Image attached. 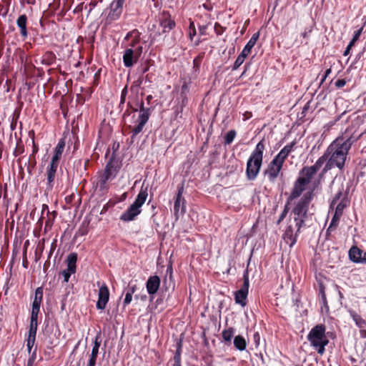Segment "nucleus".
I'll return each mask as SVG.
<instances>
[{"mask_svg":"<svg viewBox=\"0 0 366 366\" xmlns=\"http://www.w3.org/2000/svg\"><path fill=\"white\" fill-rule=\"evenodd\" d=\"M357 139V138H354L352 136L347 137V135L335 139L329 145L324 154L320 157L323 158V164L326 162L321 175H324L335 167L342 170L345 167L348 152Z\"/></svg>","mask_w":366,"mask_h":366,"instance_id":"f257e3e1","label":"nucleus"},{"mask_svg":"<svg viewBox=\"0 0 366 366\" xmlns=\"http://www.w3.org/2000/svg\"><path fill=\"white\" fill-rule=\"evenodd\" d=\"M314 197L313 190L307 191L295 204L291 211L290 215L293 219L294 223H297L298 227H304L305 222L307 218L309 206Z\"/></svg>","mask_w":366,"mask_h":366,"instance_id":"f03ea898","label":"nucleus"},{"mask_svg":"<svg viewBox=\"0 0 366 366\" xmlns=\"http://www.w3.org/2000/svg\"><path fill=\"white\" fill-rule=\"evenodd\" d=\"M264 149L263 141H260L251 153L246 168V175L249 180H254L257 178L262 164Z\"/></svg>","mask_w":366,"mask_h":366,"instance_id":"7ed1b4c3","label":"nucleus"},{"mask_svg":"<svg viewBox=\"0 0 366 366\" xmlns=\"http://www.w3.org/2000/svg\"><path fill=\"white\" fill-rule=\"evenodd\" d=\"M147 197L148 186L145 187L143 184L134 202L121 214L120 220L126 222L134 220L142 212V207L146 202Z\"/></svg>","mask_w":366,"mask_h":366,"instance_id":"20e7f679","label":"nucleus"},{"mask_svg":"<svg viewBox=\"0 0 366 366\" xmlns=\"http://www.w3.org/2000/svg\"><path fill=\"white\" fill-rule=\"evenodd\" d=\"M307 340L310 345L317 350V353L322 355L325 352V346L329 343V340L325 335V326L319 324L311 329L307 335Z\"/></svg>","mask_w":366,"mask_h":366,"instance_id":"39448f33","label":"nucleus"},{"mask_svg":"<svg viewBox=\"0 0 366 366\" xmlns=\"http://www.w3.org/2000/svg\"><path fill=\"white\" fill-rule=\"evenodd\" d=\"M127 105L134 112H137L138 110L139 111V114L137 119V124L132 129L131 132V139L132 142H133L135 137L142 132L143 128L144 127L145 124H147L149 119V117L152 112V107H145L144 102L142 100L140 102L137 103V107H139V109L137 107H133L131 105L130 102H128Z\"/></svg>","mask_w":366,"mask_h":366,"instance_id":"423d86ee","label":"nucleus"},{"mask_svg":"<svg viewBox=\"0 0 366 366\" xmlns=\"http://www.w3.org/2000/svg\"><path fill=\"white\" fill-rule=\"evenodd\" d=\"M323 158H318L313 165L303 167L300 171L297 178L306 184H310L313 177L323 165Z\"/></svg>","mask_w":366,"mask_h":366,"instance_id":"0eeeda50","label":"nucleus"},{"mask_svg":"<svg viewBox=\"0 0 366 366\" xmlns=\"http://www.w3.org/2000/svg\"><path fill=\"white\" fill-rule=\"evenodd\" d=\"M249 287V279L248 270L243 273V284L239 290L234 292L235 303L244 307L247 305V298Z\"/></svg>","mask_w":366,"mask_h":366,"instance_id":"6e6552de","label":"nucleus"},{"mask_svg":"<svg viewBox=\"0 0 366 366\" xmlns=\"http://www.w3.org/2000/svg\"><path fill=\"white\" fill-rule=\"evenodd\" d=\"M125 0H114L109 5V13L106 17V24H111L118 20L123 11Z\"/></svg>","mask_w":366,"mask_h":366,"instance_id":"1a4fd4ad","label":"nucleus"},{"mask_svg":"<svg viewBox=\"0 0 366 366\" xmlns=\"http://www.w3.org/2000/svg\"><path fill=\"white\" fill-rule=\"evenodd\" d=\"M142 54V49L139 47L136 49L126 48L122 56L124 66L127 68L132 67L139 61Z\"/></svg>","mask_w":366,"mask_h":366,"instance_id":"9d476101","label":"nucleus"},{"mask_svg":"<svg viewBox=\"0 0 366 366\" xmlns=\"http://www.w3.org/2000/svg\"><path fill=\"white\" fill-rule=\"evenodd\" d=\"M301 228L297 226V223H295V224H289L287 226L282 238L290 247H293L296 244Z\"/></svg>","mask_w":366,"mask_h":366,"instance_id":"9b49d317","label":"nucleus"},{"mask_svg":"<svg viewBox=\"0 0 366 366\" xmlns=\"http://www.w3.org/2000/svg\"><path fill=\"white\" fill-rule=\"evenodd\" d=\"M283 164L273 159L264 171V176H267L270 182H274L278 177Z\"/></svg>","mask_w":366,"mask_h":366,"instance_id":"f8f14e48","label":"nucleus"},{"mask_svg":"<svg viewBox=\"0 0 366 366\" xmlns=\"http://www.w3.org/2000/svg\"><path fill=\"white\" fill-rule=\"evenodd\" d=\"M76 261H77L76 253L72 252L68 255V257L66 258L67 269H64L61 272V274L64 277V282H68L71 275L76 272Z\"/></svg>","mask_w":366,"mask_h":366,"instance_id":"ddd939ff","label":"nucleus"},{"mask_svg":"<svg viewBox=\"0 0 366 366\" xmlns=\"http://www.w3.org/2000/svg\"><path fill=\"white\" fill-rule=\"evenodd\" d=\"M121 166V162L112 155L107 163L104 172L114 179L120 170Z\"/></svg>","mask_w":366,"mask_h":366,"instance_id":"4468645a","label":"nucleus"},{"mask_svg":"<svg viewBox=\"0 0 366 366\" xmlns=\"http://www.w3.org/2000/svg\"><path fill=\"white\" fill-rule=\"evenodd\" d=\"M129 40L131 41L127 44V48L136 49L139 47L142 49V52L143 51V46L140 44V34L137 29L128 32L124 38L123 43Z\"/></svg>","mask_w":366,"mask_h":366,"instance_id":"2eb2a0df","label":"nucleus"},{"mask_svg":"<svg viewBox=\"0 0 366 366\" xmlns=\"http://www.w3.org/2000/svg\"><path fill=\"white\" fill-rule=\"evenodd\" d=\"M59 164L51 162L46 172L47 189L51 190L54 187V180Z\"/></svg>","mask_w":366,"mask_h":366,"instance_id":"dca6fc26","label":"nucleus"},{"mask_svg":"<svg viewBox=\"0 0 366 366\" xmlns=\"http://www.w3.org/2000/svg\"><path fill=\"white\" fill-rule=\"evenodd\" d=\"M109 299V291L107 286L104 284L99 287L98 301L97 302V308L98 310H104Z\"/></svg>","mask_w":366,"mask_h":366,"instance_id":"f3484780","label":"nucleus"},{"mask_svg":"<svg viewBox=\"0 0 366 366\" xmlns=\"http://www.w3.org/2000/svg\"><path fill=\"white\" fill-rule=\"evenodd\" d=\"M160 283L161 280L159 276H150L146 282V288L148 294L149 295H155L160 287Z\"/></svg>","mask_w":366,"mask_h":366,"instance_id":"a211bd4d","label":"nucleus"},{"mask_svg":"<svg viewBox=\"0 0 366 366\" xmlns=\"http://www.w3.org/2000/svg\"><path fill=\"white\" fill-rule=\"evenodd\" d=\"M296 144L295 141L290 142V144L285 145L280 152L274 157L275 160L284 164L285 159L288 157L290 154L294 151V147Z\"/></svg>","mask_w":366,"mask_h":366,"instance_id":"6ab92c4d","label":"nucleus"},{"mask_svg":"<svg viewBox=\"0 0 366 366\" xmlns=\"http://www.w3.org/2000/svg\"><path fill=\"white\" fill-rule=\"evenodd\" d=\"M307 185V184L302 182L297 178L294 183V186L290 193L289 199L292 200L300 197L302 193L305 190Z\"/></svg>","mask_w":366,"mask_h":366,"instance_id":"aec40b11","label":"nucleus"},{"mask_svg":"<svg viewBox=\"0 0 366 366\" xmlns=\"http://www.w3.org/2000/svg\"><path fill=\"white\" fill-rule=\"evenodd\" d=\"M16 25L19 29L22 39L26 40L28 38L27 16L26 14H21L18 17Z\"/></svg>","mask_w":366,"mask_h":366,"instance_id":"412c9836","label":"nucleus"},{"mask_svg":"<svg viewBox=\"0 0 366 366\" xmlns=\"http://www.w3.org/2000/svg\"><path fill=\"white\" fill-rule=\"evenodd\" d=\"M114 179L110 177L106 172H103L99 175L98 181L97 182V188L101 192H104L108 189V182Z\"/></svg>","mask_w":366,"mask_h":366,"instance_id":"4be33fe9","label":"nucleus"},{"mask_svg":"<svg viewBox=\"0 0 366 366\" xmlns=\"http://www.w3.org/2000/svg\"><path fill=\"white\" fill-rule=\"evenodd\" d=\"M44 290L41 287H37L35 290V295L32 302V311H40V307L43 300Z\"/></svg>","mask_w":366,"mask_h":366,"instance_id":"5701e85b","label":"nucleus"},{"mask_svg":"<svg viewBox=\"0 0 366 366\" xmlns=\"http://www.w3.org/2000/svg\"><path fill=\"white\" fill-rule=\"evenodd\" d=\"M65 147V141L63 139H59L56 146L54 148V155L51 157V162L59 164V160L63 154Z\"/></svg>","mask_w":366,"mask_h":366,"instance_id":"b1692460","label":"nucleus"},{"mask_svg":"<svg viewBox=\"0 0 366 366\" xmlns=\"http://www.w3.org/2000/svg\"><path fill=\"white\" fill-rule=\"evenodd\" d=\"M363 251L356 246H352L348 252L350 259L355 263H360Z\"/></svg>","mask_w":366,"mask_h":366,"instance_id":"393cba45","label":"nucleus"},{"mask_svg":"<svg viewBox=\"0 0 366 366\" xmlns=\"http://www.w3.org/2000/svg\"><path fill=\"white\" fill-rule=\"evenodd\" d=\"M186 212L185 201L184 199L176 198L174 205V214L177 219L179 214H184Z\"/></svg>","mask_w":366,"mask_h":366,"instance_id":"a878e982","label":"nucleus"},{"mask_svg":"<svg viewBox=\"0 0 366 366\" xmlns=\"http://www.w3.org/2000/svg\"><path fill=\"white\" fill-rule=\"evenodd\" d=\"M174 20L170 16H165L160 20V26L162 29V33H169L175 26Z\"/></svg>","mask_w":366,"mask_h":366,"instance_id":"bb28decb","label":"nucleus"},{"mask_svg":"<svg viewBox=\"0 0 366 366\" xmlns=\"http://www.w3.org/2000/svg\"><path fill=\"white\" fill-rule=\"evenodd\" d=\"M259 36V33L256 32L252 34L250 39L248 41L247 44L244 46V49H242L241 54H244V56H247L249 53L251 52L252 49L254 47V46L256 44L257 41L258 40Z\"/></svg>","mask_w":366,"mask_h":366,"instance_id":"cd10ccee","label":"nucleus"},{"mask_svg":"<svg viewBox=\"0 0 366 366\" xmlns=\"http://www.w3.org/2000/svg\"><path fill=\"white\" fill-rule=\"evenodd\" d=\"M350 317L359 329L366 328V320L355 311H350Z\"/></svg>","mask_w":366,"mask_h":366,"instance_id":"c85d7f7f","label":"nucleus"},{"mask_svg":"<svg viewBox=\"0 0 366 366\" xmlns=\"http://www.w3.org/2000/svg\"><path fill=\"white\" fill-rule=\"evenodd\" d=\"M56 61V56L52 51L46 52L40 59L42 64L46 66H50L53 64Z\"/></svg>","mask_w":366,"mask_h":366,"instance_id":"c756f323","label":"nucleus"},{"mask_svg":"<svg viewBox=\"0 0 366 366\" xmlns=\"http://www.w3.org/2000/svg\"><path fill=\"white\" fill-rule=\"evenodd\" d=\"M181 355H182V342H179L177 344V348L174 355L172 360V361L173 362L172 366H182Z\"/></svg>","mask_w":366,"mask_h":366,"instance_id":"7c9ffc66","label":"nucleus"},{"mask_svg":"<svg viewBox=\"0 0 366 366\" xmlns=\"http://www.w3.org/2000/svg\"><path fill=\"white\" fill-rule=\"evenodd\" d=\"M234 345L235 348L239 351H243L246 349L247 342L244 337L237 335L234 338Z\"/></svg>","mask_w":366,"mask_h":366,"instance_id":"2f4dec72","label":"nucleus"},{"mask_svg":"<svg viewBox=\"0 0 366 366\" xmlns=\"http://www.w3.org/2000/svg\"><path fill=\"white\" fill-rule=\"evenodd\" d=\"M347 207V201L345 198H343L340 200V202L337 204L335 208V213L337 218H340L342 216L345 208Z\"/></svg>","mask_w":366,"mask_h":366,"instance_id":"473e14b6","label":"nucleus"},{"mask_svg":"<svg viewBox=\"0 0 366 366\" xmlns=\"http://www.w3.org/2000/svg\"><path fill=\"white\" fill-rule=\"evenodd\" d=\"M222 336L225 342H231L232 338L234 336V329L229 327L227 330H224L222 332Z\"/></svg>","mask_w":366,"mask_h":366,"instance_id":"72a5a7b5","label":"nucleus"},{"mask_svg":"<svg viewBox=\"0 0 366 366\" xmlns=\"http://www.w3.org/2000/svg\"><path fill=\"white\" fill-rule=\"evenodd\" d=\"M236 131L234 129H232L229 131L224 136V144L229 145L230 144L234 139L236 137Z\"/></svg>","mask_w":366,"mask_h":366,"instance_id":"f704fd0d","label":"nucleus"},{"mask_svg":"<svg viewBox=\"0 0 366 366\" xmlns=\"http://www.w3.org/2000/svg\"><path fill=\"white\" fill-rule=\"evenodd\" d=\"M36 340V335L28 334L26 339V347L29 353L31 352Z\"/></svg>","mask_w":366,"mask_h":366,"instance_id":"c9c22d12","label":"nucleus"},{"mask_svg":"<svg viewBox=\"0 0 366 366\" xmlns=\"http://www.w3.org/2000/svg\"><path fill=\"white\" fill-rule=\"evenodd\" d=\"M344 192V186L343 184L341 185V187L339 188L338 192L333 197L331 203H330V208H333L334 206L337 204V201L340 200V199L342 197Z\"/></svg>","mask_w":366,"mask_h":366,"instance_id":"e433bc0d","label":"nucleus"},{"mask_svg":"<svg viewBox=\"0 0 366 366\" xmlns=\"http://www.w3.org/2000/svg\"><path fill=\"white\" fill-rule=\"evenodd\" d=\"M246 57V56L240 53L234 63L232 70L237 69L243 64Z\"/></svg>","mask_w":366,"mask_h":366,"instance_id":"4c0bfd02","label":"nucleus"},{"mask_svg":"<svg viewBox=\"0 0 366 366\" xmlns=\"http://www.w3.org/2000/svg\"><path fill=\"white\" fill-rule=\"evenodd\" d=\"M98 353L99 352H94V351H92L86 366H95L96 365V362H97V356H98Z\"/></svg>","mask_w":366,"mask_h":366,"instance_id":"58836bf2","label":"nucleus"},{"mask_svg":"<svg viewBox=\"0 0 366 366\" xmlns=\"http://www.w3.org/2000/svg\"><path fill=\"white\" fill-rule=\"evenodd\" d=\"M38 322L30 321L28 334L36 335Z\"/></svg>","mask_w":366,"mask_h":366,"instance_id":"ea45409f","label":"nucleus"},{"mask_svg":"<svg viewBox=\"0 0 366 366\" xmlns=\"http://www.w3.org/2000/svg\"><path fill=\"white\" fill-rule=\"evenodd\" d=\"M288 212H289L288 205L286 204L285 206L283 211L282 212L281 214L280 215V217L277 221V224H280V222L283 221V219L286 217Z\"/></svg>","mask_w":366,"mask_h":366,"instance_id":"a19ab883","label":"nucleus"},{"mask_svg":"<svg viewBox=\"0 0 366 366\" xmlns=\"http://www.w3.org/2000/svg\"><path fill=\"white\" fill-rule=\"evenodd\" d=\"M196 29L194 26V21H191L189 23V38L191 40L193 39V37L196 35Z\"/></svg>","mask_w":366,"mask_h":366,"instance_id":"79ce46f5","label":"nucleus"},{"mask_svg":"<svg viewBox=\"0 0 366 366\" xmlns=\"http://www.w3.org/2000/svg\"><path fill=\"white\" fill-rule=\"evenodd\" d=\"M180 97L182 100L179 107H181V110H183V108L187 104L188 98L187 95L185 94H180Z\"/></svg>","mask_w":366,"mask_h":366,"instance_id":"37998d69","label":"nucleus"},{"mask_svg":"<svg viewBox=\"0 0 366 366\" xmlns=\"http://www.w3.org/2000/svg\"><path fill=\"white\" fill-rule=\"evenodd\" d=\"M31 155L29 156L28 162L26 164H27V171L30 174H31L32 170L34 169L35 164H36L35 160L34 161V162L32 164H31Z\"/></svg>","mask_w":366,"mask_h":366,"instance_id":"c03bdc74","label":"nucleus"},{"mask_svg":"<svg viewBox=\"0 0 366 366\" xmlns=\"http://www.w3.org/2000/svg\"><path fill=\"white\" fill-rule=\"evenodd\" d=\"M214 29L217 35L222 34L224 31V28L218 23H215Z\"/></svg>","mask_w":366,"mask_h":366,"instance_id":"a18cd8bd","label":"nucleus"},{"mask_svg":"<svg viewBox=\"0 0 366 366\" xmlns=\"http://www.w3.org/2000/svg\"><path fill=\"white\" fill-rule=\"evenodd\" d=\"M362 31V28L357 30L355 31L354 33V35L352 36V39L350 41L353 42L355 44V42L358 40V39L360 38V35H361V33Z\"/></svg>","mask_w":366,"mask_h":366,"instance_id":"49530a36","label":"nucleus"},{"mask_svg":"<svg viewBox=\"0 0 366 366\" xmlns=\"http://www.w3.org/2000/svg\"><path fill=\"white\" fill-rule=\"evenodd\" d=\"M132 300V295L127 292L125 295L124 302H123L124 307H126L127 305H128L131 302Z\"/></svg>","mask_w":366,"mask_h":366,"instance_id":"de8ad7c7","label":"nucleus"},{"mask_svg":"<svg viewBox=\"0 0 366 366\" xmlns=\"http://www.w3.org/2000/svg\"><path fill=\"white\" fill-rule=\"evenodd\" d=\"M127 94V86H125L121 92V99H120V104H122L124 103L126 99V96Z\"/></svg>","mask_w":366,"mask_h":366,"instance_id":"09e8293b","label":"nucleus"},{"mask_svg":"<svg viewBox=\"0 0 366 366\" xmlns=\"http://www.w3.org/2000/svg\"><path fill=\"white\" fill-rule=\"evenodd\" d=\"M189 86L186 82H184V84L182 85L181 87V94H185L187 95V93L189 92Z\"/></svg>","mask_w":366,"mask_h":366,"instance_id":"8fccbe9b","label":"nucleus"},{"mask_svg":"<svg viewBox=\"0 0 366 366\" xmlns=\"http://www.w3.org/2000/svg\"><path fill=\"white\" fill-rule=\"evenodd\" d=\"M335 84L337 88H342L346 84V81L343 79H340L335 81Z\"/></svg>","mask_w":366,"mask_h":366,"instance_id":"3c124183","label":"nucleus"},{"mask_svg":"<svg viewBox=\"0 0 366 366\" xmlns=\"http://www.w3.org/2000/svg\"><path fill=\"white\" fill-rule=\"evenodd\" d=\"M39 313V312L31 310L30 321L38 322Z\"/></svg>","mask_w":366,"mask_h":366,"instance_id":"603ef678","label":"nucleus"},{"mask_svg":"<svg viewBox=\"0 0 366 366\" xmlns=\"http://www.w3.org/2000/svg\"><path fill=\"white\" fill-rule=\"evenodd\" d=\"M99 347H100V342L98 341L97 337L94 342V345H93L92 351L99 352Z\"/></svg>","mask_w":366,"mask_h":366,"instance_id":"864d4df0","label":"nucleus"},{"mask_svg":"<svg viewBox=\"0 0 366 366\" xmlns=\"http://www.w3.org/2000/svg\"><path fill=\"white\" fill-rule=\"evenodd\" d=\"M253 340L256 347H258L259 345L260 336L258 332H255L253 335Z\"/></svg>","mask_w":366,"mask_h":366,"instance_id":"5fc2aeb1","label":"nucleus"},{"mask_svg":"<svg viewBox=\"0 0 366 366\" xmlns=\"http://www.w3.org/2000/svg\"><path fill=\"white\" fill-rule=\"evenodd\" d=\"M355 43L352 42V41H350V43L348 44L346 49L345 50L344 53H343V55L345 56H347L349 54H350V49L351 48L354 46Z\"/></svg>","mask_w":366,"mask_h":366,"instance_id":"6e6d98bb","label":"nucleus"},{"mask_svg":"<svg viewBox=\"0 0 366 366\" xmlns=\"http://www.w3.org/2000/svg\"><path fill=\"white\" fill-rule=\"evenodd\" d=\"M207 26L206 25H200L199 26V35L204 36L206 34Z\"/></svg>","mask_w":366,"mask_h":366,"instance_id":"4d7b16f0","label":"nucleus"},{"mask_svg":"<svg viewBox=\"0 0 366 366\" xmlns=\"http://www.w3.org/2000/svg\"><path fill=\"white\" fill-rule=\"evenodd\" d=\"M183 191H184L183 186L179 187L178 189H177V194L176 198H177V199H184L182 197Z\"/></svg>","mask_w":366,"mask_h":366,"instance_id":"13d9d810","label":"nucleus"},{"mask_svg":"<svg viewBox=\"0 0 366 366\" xmlns=\"http://www.w3.org/2000/svg\"><path fill=\"white\" fill-rule=\"evenodd\" d=\"M30 354H31V355L28 360H30V361L34 362L36 357V347H35L34 351L31 352Z\"/></svg>","mask_w":366,"mask_h":366,"instance_id":"bf43d9fd","label":"nucleus"},{"mask_svg":"<svg viewBox=\"0 0 366 366\" xmlns=\"http://www.w3.org/2000/svg\"><path fill=\"white\" fill-rule=\"evenodd\" d=\"M16 125H17V119H15L14 117H13L11 124H10L11 129L12 131H14L16 129Z\"/></svg>","mask_w":366,"mask_h":366,"instance_id":"052dcab7","label":"nucleus"},{"mask_svg":"<svg viewBox=\"0 0 366 366\" xmlns=\"http://www.w3.org/2000/svg\"><path fill=\"white\" fill-rule=\"evenodd\" d=\"M149 66H140L138 68V70L139 71V72L142 74H145L146 72L148 71L149 70Z\"/></svg>","mask_w":366,"mask_h":366,"instance_id":"680f3d73","label":"nucleus"},{"mask_svg":"<svg viewBox=\"0 0 366 366\" xmlns=\"http://www.w3.org/2000/svg\"><path fill=\"white\" fill-rule=\"evenodd\" d=\"M24 152L23 147H16L15 150L14 151V155L17 157L18 155L21 154Z\"/></svg>","mask_w":366,"mask_h":366,"instance_id":"e2e57ef3","label":"nucleus"},{"mask_svg":"<svg viewBox=\"0 0 366 366\" xmlns=\"http://www.w3.org/2000/svg\"><path fill=\"white\" fill-rule=\"evenodd\" d=\"M331 69H327L325 71V74H323L322 76V78L321 79V83H322L325 79L326 78L330 75V74L331 73Z\"/></svg>","mask_w":366,"mask_h":366,"instance_id":"0e129e2a","label":"nucleus"},{"mask_svg":"<svg viewBox=\"0 0 366 366\" xmlns=\"http://www.w3.org/2000/svg\"><path fill=\"white\" fill-rule=\"evenodd\" d=\"M312 30L311 29H306L302 34H301V36L303 37V38H308L309 36H310V34L311 33Z\"/></svg>","mask_w":366,"mask_h":366,"instance_id":"69168bd1","label":"nucleus"},{"mask_svg":"<svg viewBox=\"0 0 366 366\" xmlns=\"http://www.w3.org/2000/svg\"><path fill=\"white\" fill-rule=\"evenodd\" d=\"M360 336L362 339L366 338V329L365 328L360 329Z\"/></svg>","mask_w":366,"mask_h":366,"instance_id":"338daca9","label":"nucleus"},{"mask_svg":"<svg viewBox=\"0 0 366 366\" xmlns=\"http://www.w3.org/2000/svg\"><path fill=\"white\" fill-rule=\"evenodd\" d=\"M136 291V286L134 285V286H132V287H129L127 290V293H130L131 295H133V294Z\"/></svg>","mask_w":366,"mask_h":366,"instance_id":"774afa93","label":"nucleus"}]
</instances>
